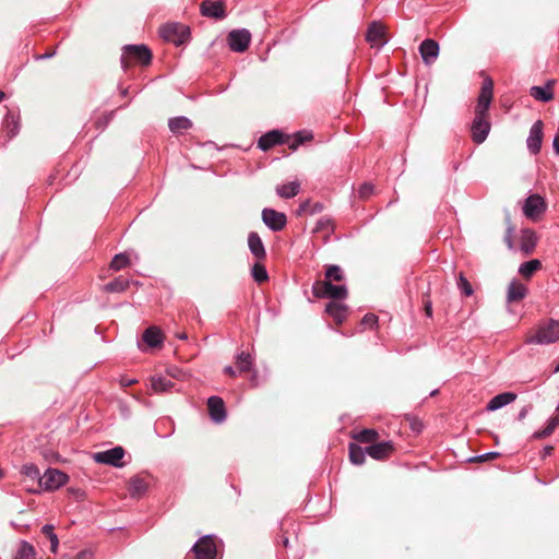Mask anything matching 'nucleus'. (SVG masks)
Listing matches in <instances>:
<instances>
[{
	"mask_svg": "<svg viewBox=\"0 0 559 559\" xmlns=\"http://www.w3.org/2000/svg\"><path fill=\"white\" fill-rule=\"evenodd\" d=\"M554 151L557 155H559V133H557L552 141Z\"/></svg>",
	"mask_w": 559,
	"mask_h": 559,
	"instance_id": "e2e57ef3",
	"label": "nucleus"
},
{
	"mask_svg": "<svg viewBox=\"0 0 559 559\" xmlns=\"http://www.w3.org/2000/svg\"><path fill=\"white\" fill-rule=\"evenodd\" d=\"M141 340L142 343L139 342L138 346L142 352H144L145 348L143 345L147 346L148 348L159 347L163 344L164 336L158 328L150 326L143 332Z\"/></svg>",
	"mask_w": 559,
	"mask_h": 559,
	"instance_id": "6ab92c4d",
	"label": "nucleus"
},
{
	"mask_svg": "<svg viewBox=\"0 0 559 559\" xmlns=\"http://www.w3.org/2000/svg\"><path fill=\"white\" fill-rule=\"evenodd\" d=\"M552 451H554V447L552 445H545L544 449H543L542 457H546L548 455H551Z\"/></svg>",
	"mask_w": 559,
	"mask_h": 559,
	"instance_id": "0e129e2a",
	"label": "nucleus"
},
{
	"mask_svg": "<svg viewBox=\"0 0 559 559\" xmlns=\"http://www.w3.org/2000/svg\"><path fill=\"white\" fill-rule=\"evenodd\" d=\"M311 206V201L310 200H306L304 201L302 203L299 204V207H298V211L297 213L300 215V214H309V209Z\"/></svg>",
	"mask_w": 559,
	"mask_h": 559,
	"instance_id": "6e6d98bb",
	"label": "nucleus"
},
{
	"mask_svg": "<svg viewBox=\"0 0 559 559\" xmlns=\"http://www.w3.org/2000/svg\"><path fill=\"white\" fill-rule=\"evenodd\" d=\"M527 287L516 280H512L508 286L507 301L509 304L518 302L524 299L527 295Z\"/></svg>",
	"mask_w": 559,
	"mask_h": 559,
	"instance_id": "cd10ccee",
	"label": "nucleus"
},
{
	"mask_svg": "<svg viewBox=\"0 0 559 559\" xmlns=\"http://www.w3.org/2000/svg\"><path fill=\"white\" fill-rule=\"evenodd\" d=\"M248 247L251 254L257 260H264L266 257V251L263 245V241L258 233L250 231L248 235Z\"/></svg>",
	"mask_w": 559,
	"mask_h": 559,
	"instance_id": "bb28decb",
	"label": "nucleus"
},
{
	"mask_svg": "<svg viewBox=\"0 0 559 559\" xmlns=\"http://www.w3.org/2000/svg\"><path fill=\"white\" fill-rule=\"evenodd\" d=\"M230 50L245 52L251 43V33L247 28L233 29L227 36Z\"/></svg>",
	"mask_w": 559,
	"mask_h": 559,
	"instance_id": "9d476101",
	"label": "nucleus"
},
{
	"mask_svg": "<svg viewBox=\"0 0 559 559\" xmlns=\"http://www.w3.org/2000/svg\"><path fill=\"white\" fill-rule=\"evenodd\" d=\"M559 341V321L549 319L539 324L536 333L526 338V344L549 345Z\"/></svg>",
	"mask_w": 559,
	"mask_h": 559,
	"instance_id": "f03ea898",
	"label": "nucleus"
},
{
	"mask_svg": "<svg viewBox=\"0 0 559 559\" xmlns=\"http://www.w3.org/2000/svg\"><path fill=\"white\" fill-rule=\"evenodd\" d=\"M129 262L130 259L126 253H118L112 258L110 262V267L115 271H120L123 267H126L129 264Z\"/></svg>",
	"mask_w": 559,
	"mask_h": 559,
	"instance_id": "37998d69",
	"label": "nucleus"
},
{
	"mask_svg": "<svg viewBox=\"0 0 559 559\" xmlns=\"http://www.w3.org/2000/svg\"><path fill=\"white\" fill-rule=\"evenodd\" d=\"M224 373L228 374L230 377H235L236 376V371H235V369L231 366H226L224 368Z\"/></svg>",
	"mask_w": 559,
	"mask_h": 559,
	"instance_id": "69168bd1",
	"label": "nucleus"
},
{
	"mask_svg": "<svg viewBox=\"0 0 559 559\" xmlns=\"http://www.w3.org/2000/svg\"><path fill=\"white\" fill-rule=\"evenodd\" d=\"M552 85L554 81L549 80L546 82L545 85L538 86L534 85L530 88V95L538 102L542 103H548L554 99V92H552Z\"/></svg>",
	"mask_w": 559,
	"mask_h": 559,
	"instance_id": "393cba45",
	"label": "nucleus"
},
{
	"mask_svg": "<svg viewBox=\"0 0 559 559\" xmlns=\"http://www.w3.org/2000/svg\"><path fill=\"white\" fill-rule=\"evenodd\" d=\"M348 451H349V461L354 465H362L365 463L366 454H367L366 448L364 449L360 445H358L357 443L352 442V443H349Z\"/></svg>",
	"mask_w": 559,
	"mask_h": 559,
	"instance_id": "7c9ffc66",
	"label": "nucleus"
},
{
	"mask_svg": "<svg viewBox=\"0 0 559 559\" xmlns=\"http://www.w3.org/2000/svg\"><path fill=\"white\" fill-rule=\"evenodd\" d=\"M21 474L25 478H28L29 480L37 481V485L39 486V479L41 478V475H40L39 468L35 464H33V463L24 464L21 468Z\"/></svg>",
	"mask_w": 559,
	"mask_h": 559,
	"instance_id": "ea45409f",
	"label": "nucleus"
},
{
	"mask_svg": "<svg viewBox=\"0 0 559 559\" xmlns=\"http://www.w3.org/2000/svg\"><path fill=\"white\" fill-rule=\"evenodd\" d=\"M393 450L392 441H381L366 447L367 454L378 461L389 457Z\"/></svg>",
	"mask_w": 559,
	"mask_h": 559,
	"instance_id": "412c9836",
	"label": "nucleus"
},
{
	"mask_svg": "<svg viewBox=\"0 0 559 559\" xmlns=\"http://www.w3.org/2000/svg\"><path fill=\"white\" fill-rule=\"evenodd\" d=\"M56 55V51L52 50V51H47L43 55H38L35 57L36 60H47V59H50L52 58L53 56Z\"/></svg>",
	"mask_w": 559,
	"mask_h": 559,
	"instance_id": "052dcab7",
	"label": "nucleus"
},
{
	"mask_svg": "<svg viewBox=\"0 0 559 559\" xmlns=\"http://www.w3.org/2000/svg\"><path fill=\"white\" fill-rule=\"evenodd\" d=\"M92 557V551L84 549L76 554L74 559H90Z\"/></svg>",
	"mask_w": 559,
	"mask_h": 559,
	"instance_id": "bf43d9fd",
	"label": "nucleus"
},
{
	"mask_svg": "<svg viewBox=\"0 0 559 559\" xmlns=\"http://www.w3.org/2000/svg\"><path fill=\"white\" fill-rule=\"evenodd\" d=\"M152 61V51L144 45H126L120 58L121 67L127 70L131 62L148 66Z\"/></svg>",
	"mask_w": 559,
	"mask_h": 559,
	"instance_id": "f257e3e1",
	"label": "nucleus"
},
{
	"mask_svg": "<svg viewBox=\"0 0 559 559\" xmlns=\"http://www.w3.org/2000/svg\"><path fill=\"white\" fill-rule=\"evenodd\" d=\"M543 142V122L537 120L530 129V134L526 140L527 150L531 154L536 155L540 152Z\"/></svg>",
	"mask_w": 559,
	"mask_h": 559,
	"instance_id": "dca6fc26",
	"label": "nucleus"
},
{
	"mask_svg": "<svg viewBox=\"0 0 559 559\" xmlns=\"http://www.w3.org/2000/svg\"><path fill=\"white\" fill-rule=\"evenodd\" d=\"M312 139V134L306 131H298L294 134V142L289 145L290 148L296 150L299 145Z\"/></svg>",
	"mask_w": 559,
	"mask_h": 559,
	"instance_id": "c03bdc74",
	"label": "nucleus"
},
{
	"mask_svg": "<svg viewBox=\"0 0 559 559\" xmlns=\"http://www.w3.org/2000/svg\"><path fill=\"white\" fill-rule=\"evenodd\" d=\"M493 82L490 78L484 80L475 108V115L487 116L492 102Z\"/></svg>",
	"mask_w": 559,
	"mask_h": 559,
	"instance_id": "1a4fd4ad",
	"label": "nucleus"
},
{
	"mask_svg": "<svg viewBox=\"0 0 559 559\" xmlns=\"http://www.w3.org/2000/svg\"><path fill=\"white\" fill-rule=\"evenodd\" d=\"M456 285H457V288L461 290V293L463 295H465L466 297H469L473 295L474 293V289L471 285V283L468 282V280L464 276L463 273H460L459 276H457V282H456Z\"/></svg>",
	"mask_w": 559,
	"mask_h": 559,
	"instance_id": "79ce46f5",
	"label": "nucleus"
},
{
	"mask_svg": "<svg viewBox=\"0 0 559 559\" xmlns=\"http://www.w3.org/2000/svg\"><path fill=\"white\" fill-rule=\"evenodd\" d=\"M556 429L552 428L548 423L546 424V427L540 429V430H536L533 435H532V439H536V440H540V439H545L549 436H551L554 433Z\"/></svg>",
	"mask_w": 559,
	"mask_h": 559,
	"instance_id": "8fccbe9b",
	"label": "nucleus"
},
{
	"mask_svg": "<svg viewBox=\"0 0 559 559\" xmlns=\"http://www.w3.org/2000/svg\"><path fill=\"white\" fill-rule=\"evenodd\" d=\"M439 44L431 38L424 39L419 45V53L426 66L432 64L439 56Z\"/></svg>",
	"mask_w": 559,
	"mask_h": 559,
	"instance_id": "a211bd4d",
	"label": "nucleus"
},
{
	"mask_svg": "<svg viewBox=\"0 0 559 559\" xmlns=\"http://www.w3.org/2000/svg\"><path fill=\"white\" fill-rule=\"evenodd\" d=\"M262 222L272 231H281L287 224L286 214L274 209L265 207L261 213Z\"/></svg>",
	"mask_w": 559,
	"mask_h": 559,
	"instance_id": "9b49d317",
	"label": "nucleus"
},
{
	"mask_svg": "<svg viewBox=\"0 0 559 559\" xmlns=\"http://www.w3.org/2000/svg\"><path fill=\"white\" fill-rule=\"evenodd\" d=\"M124 454V449L117 445L109 450L94 453L93 459L96 463L120 468L124 466V463L122 462Z\"/></svg>",
	"mask_w": 559,
	"mask_h": 559,
	"instance_id": "423d86ee",
	"label": "nucleus"
},
{
	"mask_svg": "<svg viewBox=\"0 0 559 559\" xmlns=\"http://www.w3.org/2000/svg\"><path fill=\"white\" fill-rule=\"evenodd\" d=\"M130 281L123 276H118L104 286L107 293H122L128 289Z\"/></svg>",
	"mask_w": 559,
	"mask_h": 559,
	"instance_id": "2f4dec72",
	"label": "nucleus"
},
{
	"mask_svg": "<svg viewBox=\"0 0 559 559\" xmlns=\"http://www.w3.org/2000/svg\"><path fill=\"white\" fill-rule=\"evenodd\" d=\"M207 411L211 420L215 424H222L226 420L227 411L225 402L221 396L212 395L207 399Z\"/></svg>",
	"mask_w": 559,
	"mask_h": 559,
	"instance_id": "ddd939ff",
	"label": "nucleus"
},
{
	"mask_svg": "<svg viewBox=\"0 0 559 559\" xmlns=\"http://www.w3.org/2000/svg\"><path fill=\"white\" fill-rule=\"evenodd\" d=\"M516 399V394L514 392L508 391L502 392L497 395H495L486 405V409L488 412H495L498 411L512 402H514Z\"/></svg>",
	"mask_w": 559,
	"mask_h": 559,
	"instance_id": "b1692460",
	"label": "nucleus"
},
{
	"mask_svg": "<svg viewBox=\"0 0 559 559\" xmlns=\"http://www.w3.org/2000/svg\"><path fill=\"white\" fill-rule=\"evenodd\" d=\"M379 437V433L376 429L365 428L356 432L353 438L361 443H371L376 441Z\"/></svg>",
	"mask_w": 559,
	"mask_h": 559,
	"instance_id": "e433bc0d",
	"label": "nucleus"
},
{
	"mask_svg": "<svg viewBox=\"0 0 559 559\" xmlns=\"http://www.w3.org/2000/svg\"><path fill=\"white\" fill-rule=\"evenodd\" d=\"M312 294L317 298L330 299V301L344 300L348 296V289L345 284L334 285L330 281H317L312 285Z\"/></svg>",
	"mask_w": 559,
	"mask_h": 559,
	"instance_id": "7ed1b4c3",
	"label": "nucleus"
},
{
	"mask_svg": "<svg viewBox=\"0 0 559 559\" xmlns=\"http://www.w3.org/2000/svg\"><path fill=\"white\" fill-rule=\"evenodd\" d=\"M366 40L371 45L384 46L386 38L383 24L378 21L371 22L366 32Z\"/></svg>",
	"mask_w": 559,
	"mask_h": 559,
	"instance_id": "aec40b11",
	"label": "nucleus"
},
{
	"mask_svg": "<svg viewBox=\"0 0 559 559\" xmlns=\"http://www.w3.org/2000/svg\"><path fill=\"white\" fill-rule=\"evenodd\" d=\"M548 424L552 427V428H557L559 426V414L557 415H554L552 417H550L548 419Z\"/></svg>",
	"mask_w": 559,
	"mask_h": 559,
	"instance_id": "680f3d73",
	"label": "nucleus"
},
{
	"mask_svg": "<svg viewBox=\"0 0 559 559\" xmlns=\"http://www.w3.org/2000/svg\"><path fill=\"white\" fill-rule=\"evenodd\" d=\"M501 456V453L498 451H490L486 452L484 454L472 456L467 460V462H476V463H483L489 460L498 459Z\"/></svg>",
	"mask_w": 559,
	"mask_h": 559,
	"instance_id": "a18cd8bd",
	"label": "nucleus"
},
{
	"mask_svg": "<svg viewBox=\"0 0 559 559\" xmlns=\"http://www.w3.org/2000/svg\"><path fill=\"white\" fill-rule=\"evenodd\" d=\"M348 307L338 301H329L325 305V312L332 317L336 324H342L346 320Z\"/></svg>",
	"mask_w": 559,
	"mask_h": 559,
	"instance_id": "a878e982",
	"label": "nucleus"
},
{
	"mask_svg": "<svg viewBox=\"0 0 559 559\" xmlns=\"http://www.w3.org/2000/svg\"><path fill=\"white\" fill-rule=\"evenodd\" d=\"M151 475L148 473L138 474L129 480V493L131 498H141L148 489V480Z\"/></svg>",
	"mask_w": 559,
	"mask_h": 559,
	"instance_id": "f3484780",
	"label": "nucleus"
},
{
	"mask_svg": "<svg viewBox=\"0 0 559 559\" xmlns=\"http://www.w3.org/2000/svg\"><path fill=\"white\" fill-rule=\"evenodd\" d=\"M115 116V110H111V111H108V112H105L102 117H99L95 124H96V128L98 130H105L107 128V126L110 123V121L112 120Z\"/></svg>",
	"mask_w": 559,
	"mask_h": 559,
	"instance_id": "de8ad7c7",
	"label": "nucleus"
},
{
	"mask_svg": "<svg viewBox=\"0 0 559 559\" xmlns=\"http://www.w3.org/2000/svg\"><path fill=\"white\" fill-rule=\"evenodd\" d=\"M547 210V203L545 199L538 194L533 193L528 195L523 204V214L531 221H536Z\"/></svg>",
	"mask_w": 559,
	"mask_h": 559,
	"instance_id": "0eeeda50",
	"label": "nucleus"
},
{
	"mask_svg": "<svg viewBox=\"0 0 559 559\" xmlns=\"http://www.w3.org/2000/svg\"><path fill=\"white\" fill-rule=\"evenodd\" d=\"M200 12L203 16L223 20L226 16V7L223 0H204L200 4Z\"/></svg>",
	"mask_w": 559,
	"mask_h": 559,
	"instance_id": "4468645a",
	"label": "nucleus"
},
{
	"mask_svg": "<svg viewBox=\"0 0 559 559\" xmlns=\"http://www.w3.org/2000/svg\"><path fill=\"white\" fill-rule=\"evenodd\" d=\"M537 235L532 228H523L520 237V249L525 254H531L537 245Z\"/></svg>",
	"mask_w": 559,
	"mask_h": 559,
	"instance_id": "5701e85b",
	"label": "nucleus"
},
{
	"mask_svg": "<svg viewBox=\"0 0 559 559\" xmlns=\"http://www.w3.org/2000/svg\"><path fill=\"white\" fill-rule=\"evenodd\" d=\"M236 366L240 372H248L253 366V358L249 353L240 352L236 356Z\"/></svg>",
	"mask_w": 559,
	"mask_h": 559,
	"instance_id": "f704fd0d",
	"label": "nucleus"
},
{
	"mask_svg": "<svg viewBox=\"0 0 559 559\" xmlns=\"http://www.w3.org/2000/svg\"><path fill=\"white\" fill-rule=\"evenodd\" d=\"M361 324L373 329L378 325V317L373 313H367L362 317Z\"/></svg>",
	"mask_w": 559,
	"mask_h": 559,
	"instance_id": "864d4df0",
	"label": "nucleus"
},
{
	"mask_svg": "<svg viewBox=\"0 0 559 559\" xmlns=\"http://www.w3.org/2000/svg\"><path fill=\"white\" fill-rule=\"evenodd\" d=\"M41 533L49 539L51 552L56 554L59 547V539L55 533V526L52 524H45L41 527Z\"/></svg>",
	"mask_w": 559,
	"mask_h": 559,
	"instance_id": "58836bf2",
	"label": "nucleus"
},
{
	"mask_svg": "<svg viewBox=\"0 0 559 559\" xmlns=\"http://www.w3.org/2000/svg\"><path fill=\"white\" fill-rule=\"evenodd\" d=\"M425 309H426V314H427L428 317H431V316H432V309H431V304H430V302H427V304H426Z\"/></svg>",
	"mask_w": 559,
	"mask_h": 559,
	"instance_id": "338daca9",
	"label": "nucleus"
},
{
	"mask_svg": "<svg viewBox=\"0 0 559 559\" xmlns=\"http://www.w3.org/2000/svg\"><path fill=\"white\" fill-rule=\"evenodd\" d=\"M300 183L295 180L288 183L278 185L276 187V194L282 199H292L299 193Z\"/></svg>",
	"mask_w": 559,
	"mask_h": 559,
	"instance_id": "c756f323",
	"label": "nucleus"
},
{
	"mask_svg": "<svg viewBox=\"0 0 559 559\" xmlns=\"http://www.w3.org/2000/svg\"><path fill=\"white\" fill-rule=\"evenodd\" d=\"M507 224H508V226H507V230H506V235H504V242L510 250H514V243H513L514 227L511 224L509 215L507 216Z\"/></svg>",
	"mask_w": 559,
	"mask_h": 559,
	"instance_id": "49530a36",
	"label": "nucleus"
},
{
	"mask_svg": "<svg viewBox=\"0 0 559 559\" xmlns=\"http://www.w3.org/2000/svg\"><path fill=\"white\" fill-rule=\"evenodd\" d=\"M68 480L69 476L64 472L48 467L39 479V487L37 489H32L31 491L34 493H38L41 490L55 491L66 485Z\"/></svg>",
	"mask_w": 559,
	"mask_h": 559,
	"instance_id": "20e7f679",
	"label": "nucleus"
},
{
	"mask_svg": "<svg viewBox=\"0 0 559 559\" xmlns=\"http://www.w3.org/2000/svg\"><path fill=\"white\" fill-rule=\"evenodd\" d=\"M36 551L33 545L26 540H22L13 559H34Z\"/></svg>",
	"mask_w": 559,
	"mask_h": 559,
	"instance_id": "4c0bfd02",
	"label": "nucleus"
},
{
	"mask_svg": "<svg viewBox=\"0 0 559 559\" xmlns=\"http://www.w3.org/2000/svg\"><path fill=\"white\" fill-rule=\"evenodd\" d=\"M556 429L552 428L548 423L546 424V427L540 429V430H536L533 435H532V439H536V440H540V439H545L549 436H551L554 433Z\"/></svg>",
	"mask_w": 559,
	"mask_h": 559,
	"instance_id": "09e8293b",
	"label": "nucleus"
},
{
	"mask_svg": "<svg viewBox=\"0 0 559 559\" xmlns=\"http://www.w3.org/2000/svg\"><path fill=\"white\" fill-rule=\"evenodd\" d=\"M136 382H138L136 379H131V378H127V377H121V379H120V384H121V386H124V388L131 386V385L135 384Z\"/></svg>",
	"mask_w": 559,
	"mask_h": 559,
	"instance_id": "13d9d810",
	"label": "nucleus"
},
{
	"mask_svg": "<svg viewBox=\"0 0 559 559\" xmlns=\"http://www.w3.org/2000/svg\"><path fill=\"white\" fill-rule=\"evenodd\" d=\"M285 140L286 135L283 131L273 129L259 138L257 146L259 150L266 152L276 145L285 143Z\"/></svg>",
	"mask_w": 559,
	"mask_h": 559,
	"instance_id": "2eb2a0df",
	"label": "nucleus"
},
{
	"mask_svg": "<svg viewBox=\"0 0 559 559\" xmlns=\"http://www.w3.org/2000/svg\"><path fill=\"white\" fill-rule=\"evenodd\" d=\"M324 210V205L323 203L321 202H311V206L309 209V214L310 215H314V214H319L321 213L322 211Z\"/></svg>",
	"mask_w": 559,
	"mask_h": 559,
	"instance_id": "5fc2aeb1",
	"label": "nucleus"
},
{
	"mask_svg": "<svg viewBox=\"0 0 559 559\" xmlns=\"http://www.w3.org/2000/svg\"><path fill=\"white\" fill-rule=\"evenodd\" d=\"M531 409H532V405L523 406L518 414V420L522 421L527 416V414L530 413Z\"/></svg>",
	"mask_w": 559,
	"mask_h": 559,
	"instance_id": "4d7b16f0",
	"label": "nucleus"
},
{
	"mask_svg": "<svg viewBox=\"0 0 559 559\" xmlns=\"http://www.w3.org/2000/svg\"><path fill=\"white\" fill-rule=\"evenodd\" d=\"M324 275H325L324 281H330V283H333V282L340 283L345 278L342 267L336 264L326 265Z\"/></svg>",
	"mask_w": 559,
	"mask_h": 559,
	"instance_id": "c9c22d12",
	"label": "nucleus"
},
{
	"mask_svg": "<svg viewBox=\"0 0 559 559\" xmlns=\"http://www.w3.org/2000/svg\"><path fill=\"white\" fill-rule=\"evenodd\" d=\"M333 228L332 219L328 216H323L317 222L316 230H326V229Z\"/></svg>",
	"mask_w": 559,
	"mask_h": 559,
	"instance_id": "603ef678",
	"label": "nucleus"
},
{
	"mask_svg": "<svg viewBox=\"0 0 559 559\" xmlns=\"http://www.w3.org/2000/svg\"><path fill=\"white\" fill-rule=\"evenodd\" d=\"M152 389L157 393L169 391L174 386V382L164 376H154L151 379Z\"/></svg>",
	"mask_w": 559,
	"mask_h": 559,
	"instance_id": "72a5a7b5",
	"label": "nucleus"
},
{
	"mask_svg": "<svg viewBox=\"0 0 559 559\" xmlns=\"http://www.w3.org/2000/svg\"><path fill=\"white\" fill-rule=\"evenodd\" d=\"M251 275L258 284H261L269 280L266 267L259 262L254 263V265L252 266Z\"/></svg>",
	"mask_w": 559,
	"mask_h": 559,
	"instance_id": "a19ab883",
	"label": "nucleus"
},
{
	"mask_svg": "<svg viewBox=\"0 0 559 559\" xmlns=\"http://www.w3.org/2000/svg\"><path fill=\"white\" fill-rule=\"evenodd\" d=\"M195 559H215L217 549L213 540V535L200 537L191 548Z\"/></svg>",
	"mask_w": 559,
	"mask_h": 559,
	"instance_id": "6e6552de",
	"label": "nucleus"
},
{
	"mask_svg": "<svg viewBox=\"0 0 559 559\" xmlns=\"http://www.w3.org/2000/svg\"><path fill=\"white\" fill-rule=\"evenodd\" d=\"M159 34L165 40L180 46L189 40L190 28L179 23H168L160 27Z\"/></svg>",
	"mask_w": 559,
	"mask_h": 559,
	"instance_id": "39448f33",
	"label": "nucleus"
},
{
	"mask_svg": "<svg viewBox=\"0 0 559 559\" xmlns=\"http://www.w3.org/2000/svg\"><path fill=\"white\" fill-rule=\"evenodd\" d=\"M282 544L284 545V547H288V545H289V539H288V537H286V536H282Z\"/></svg>",
	"mask_w": 559,
	"mask_h": 559,
	"instance_id": "774afa93",
	"label": "nucleus"
},
{
	"mask_svg": "<svg viewBox=\"0 0 559 559\" xmlns=\"http://www.w3.org/2000/svg\"><path fill=\"white\" fill-rule=\"evenodd\" d=\"M192 127V121L186 116H177L168 119V128L174 134H182Z\"/></svg>",
	"mask_w": 559,
	"mask_h": 559,
	"instance_id": "c85d7f7f",
	"label": "nucleus"
},
{
	"mask_svg": "<svg viewBox=\"0 0 559 559\" xmlns=\"http://www.w3.org/2000/svg\"><path fill=\"white\" fill-rule=\"evenodd\" d=\"M373 190H374L373 185H371L369 182H365V183L360 185L357 192H358L359 198L367 199L373 193Z\"/></svg>",
	"mask_w": 559,
	"mask_h": 559,
	"instance_id": "3c124183",
	"label": "nucleus"
},
{
	"mask_svg": "<svg viewBox=\"0 0 559 559\" xmlns=\"http://www.w3.org/2000/svg\"><path fill=\"white\" fill-rule=\"evenodd\" d=\"M539 269H542V262L538 259H532L520 265L519 273L525 278H531Z\"/></svg>",
	"mask_w": 559,
	"mask_h": 559,
	"instance_id": "473e14b6",
	"label": "nucleus"
},
{
	"mask_svg": "<svg viewBox=\"0 0 559 559\" xmlns=\"http://www.w3.org/2000/svg\"><path fill=\"white\" fill-rule=\"evenodd\" d=\"M491 124L487 119V116L475 115L471 131L472 139L476 144H481L487 139L490 132Z\"/></svg>",
	"mask_w": 559,
	"mask_h": 559,
	"instance_id": "f8f14e48",
	"label": "nucleus"
},
{
	"mask_svg": "<svg viewBox=\"0 0 559 559\" xmlns=\"http://www.w3.org/2000/svg\"><path fill=\"white\" fill-rule=\"evenodd\" d=\"M2 127L7 132L8 139L12 140L20 132V114L9 109L2 121Z\"/></svg>",
	"mask_w": 559,
	"mask_h": 559,
	"instance_id": "4be33fe9",
	"label": "nucleus"
}]
</instances>
